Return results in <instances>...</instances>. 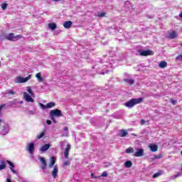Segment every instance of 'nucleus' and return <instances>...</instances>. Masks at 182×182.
<instances>
[{"label":"nucleus","mask_w":182,"mask_h":182,"mask_svg":"<svg viewBox=\"0 0 182 182\" xmlns=\"http://www.w3.org/2000/svg\"><path fill=\"white\" fill-rule=\"evenodd\" d=\"M125 153H127V154H130V153H134V149H133V147L127 148L125 151Z\"/></svg>","instance_id":"25"},{"label":"nucleus","mask_w":182,"mask_h":182,"mask_svg":"<svg viewBox=\"0 0 182 182\" xmlns=\"http://www.w3.org/2000/svg\"><path fill=\"white\" fill-rule=\"evenodd\" d=\"M40 161L43 165L41 167L42 170H45V168H46V166H48V164H46V159H45V158L43 157H41L40 158Z\"/></svg>","instance_id":"12"},{"label":"nucleus","mask_w":182,"mask_h":182,"mask_svg":"<svg viewBox=\"0 0 182 182\" xmlns=\"http://www.w3.org/2000/svg\"><path fill=\"white\" fill-rule=\"evenodd\" d=\"M55 163H56V158L55 156L50 157V162L48 164V167L50 168V167L55 166Z\"/></svg>","instance_id":"16"},{"label":"nucleus","mask_w":182,"mask_h":182,"mask_svg":"<svg viewBox=\"0 0 182 182\" xmlns=\"http://www.w3.org/2000/svg\"><path fill=\"white\" fill-rule=\"evenodd\" d=\"M36 77L37 78L38 82H43V77H42L41 73L36 74Z\"/></svg>","instance_id":"20"},{"label":"nucleus","mask_w":182,"mask_h":182,"mask_svg":"<svg viewBox=\"0 0 182 182\" xmlns=\"http://www.w3.org/2000/svg\"><path fill=\"white\" fill-rule=\"evenodd\" d=\"M46 123H47V124L50 125V124H52V121L48 119V120L46 121Z\"/></svg>","instance_id":"43"},{"label":"nucleus","mask_w":182,"mask_h":182,"mask_svg":"<svg viewBox=\"0 0 182 182\" xmlns=\"http://www.w3.org/2000/svg\"><path fill=\"white\" fill-rule=\"evenodd\" d=\"M6 168V162L1 161L0 162V171L5 170Z\"/></svg>","instance_id":"19"},{"label":"nucleus","mask_w":182,"mask_h":182,"mask_svg":"<svg viewBox=\"0 0 182 182\" xmlns=\"http://www.w3.org/2000/svg\"><path fill=\"white\" fill-rule=\"evenodd\" d=\"M135 157H142L144 156V149H138L134 154Z\"/></svg>","instance_id":"5"},{"label":"nucleus","mask_w":182,"mask_h":182,"mask_svg":"<svg viewBox=\"0 0 182 182\" xmlns=\"http://www.w3.org/2000/svg\"><path fill=\"white\" fill-rule=\"evenodd\" d=\"M181 46H182V43L181 44Z\"/></svg>","instance_id":"52"},{"label":"nucleus","mask_w":182,"mask_h":182,"mask_svg":"<svg viewBox=\"0 0 182 182\" xmlns=\"http://www.w3.org/2000/svg\"><path fill=\"white\" fill-rule=\"evenodd\" d=\"M16 93V92L14 91L13 90H9V92H8V95H15Z\"/></svg>","instance_id":"34"},{"label":"nucleus","mask_w":182,"mask_h":182,"mask_svg":"<svg viewBox=\"0 0 182 182\" xmlns=\"http://www.w3.org/2000/svg\"><path fill=\"white\" fill-rule=\"evenodd\" d=\"M31 79V75H29L26 77H17L15 80V83H26L28 80H30Z\"/></svg>","instance_id":"3"},{"label":"nucleus","mask_w":182,"mask_h":182,"mask_svg":"<svg viewBox=\"0 0 182 182\" xmlns=\"http://www.w3.org/2000/svg\"><path fill=\"white\" fill-rule=\"evenodd\" d=\"M143 100H144V99L143 97L132 98L129 101L127 102L124 104V106H126V107H129L130 109L132 107H134V106H136V105H139V104L143 102Z\"/></svg>","instance_id":"1"},{"label":"nucleus","mask_w":182,"mask_h":182,"mask_svg":"<svg viewBox=\"0 0 182 182\" xmlns=\"http://www.w3.org/2000/svg\"><path fill=\"white\" fill-rule=\"evenodd\" d=\"M46 131L42 132L39 135L37 136V139H42L45 136Z\"/></svg>","instance_id":"30"},{"label":"nucleus","mask_w":182,"mask_h":182,"mask_svg":"<svg viewBox=\"0 0 182 182\" xmlns=\"http://www.w3.org/2000/svg\"><path fill=\"white\" fill-rule=\"evenodd\" d=\"M180 176H181V174L178 173V174L173 176V178H177V177H180Z\"/></svg>","instance_id":"42"},{"label":"nucleus","mask_w":182,"mask_h":182,"mask_svg":"<svg viewBox=\"0 0 182 182\" xmlns=\"http://www.w3.org/2000/svg\"><path fill=\"white\" fill-rule=\"evenodd\" d=\"M176 60H181L182 61V55H179L176 57Z\"/></svg>","instance_id":"38"},{"label":"nucleus","mask_w":182,"mask_h":182,"mask_svg":"<svg viewBox=\"0 0 182 182\" xmlns=\"http://www.w3.org/2000/svg\"><path fill=\"white\" fill-rule=\"evenodd\" d=\"M146 123V121L144 119H141V124L143 126Z\"/></svg>","instance_id":"45"},{"label":"nucleus","mask_w":182,"mask_h":182,"mask_svg":"<svg viewBox=\"0 0 182 182\" xmlns=\"http://www.w3.org/2000/svg\"><path fill=\"white\" fill-rule=\"evenodd\" d=\"M8 164L11 166L10 168H14L15 167V165L14 163H12L11 161H7Z\"/></svg>","instance_id":"33"},{"label":"nucleus","mask_w":182,"mask_h":182,"mask_svg":"<svg viewBox=\"0 0 182 182\" xmlns=\"http://www.w3.org/2000/svg\"><path fill=\"white\" fill-rule=\"evenodd\" d=\"M124 82L129 83V85H134V80L124 79Z\"/></svg>","instance_id":"27"},{"label":"nucleus","mask_w":182,"mask_h":182,"mask_svg":"<svg viewBox=\"0 0 182 182\" xmlns=\"http://www.w3.org/2000/svg\"><path fill=\"white\" fill-rule=\"evenodd\" d=\"M92 178H95V173H91Z\"/></svg>","instance_id":"47"},{"label":"nucleus","mask_w":182,"mask_h":182,"mask_svg":"<svg viewBox=\"0 0 182 182\" xmlns=\"http://www.w3.org/2000/svg\"><path fill=\"white\" fill-rule=\"evenodd\" d=\"M16 38H18L19 39H21V38H22V35L18 34L15 36V33H10L7 36H6V39L7 41H10L11 42H14V41H15Z\"/></svg>","instance_id":"2"},{"label":"nucleus","mask_w":182,"mask_h":182,"mask_svg":"<svg viewBox=\"0 0 182 182\" xmlns=\"http://www.w3.org/2000/svg\"><path fill=\"white\" fill-rule=\"evenodd\" d=\"M6 181H7V182H12V181H11V179H9V178H7V179H6Z\"/></svg>","instance_id":"48"},{"label":"nucleus","mask_w":182,"mask_h":182,"mask_svg":"<svg viewBox=\"0 0 182 182\" xmlns=\"http://www.w3.org/2000/svg\"><path fill=\"white\" fill-rule=\"evenodd\" d=\"M50 147V144H46L44 145H43L40 149L41 151L45 152L47 150H49Z\"/></svg>","instance_id":"14"},{"label":"nucleus","mask_w":182,"mask_h":182,"mask_svg":"<svg viewBox=\"0 0 182 182\" xmlns=\"http://www.w3.org/2000/svg\"><path fill=\"white\" fill-rule=\"evenodd\" d=\"M56 106V103L55 102H48L47 103V109H52V107H55Z\"/></svg>","instance_id":"23"},{"label":"nucleus","mask_w":182,"mask_h":182,"mask_svg":"<svg viewBox=\"0 0 182 182\" xmlns=\"http://www.w3.org/2000/svg\"><path fill=\"white\" fill-rule=\"evenodd\" d=\"M177 36H178V33L173 31L169 33L168 36V39H175V38H177Z\"/></svg>","instance_id":"10"},{"label":"nucleus","mask_w":182,"mask_h":182,"mask_svg":"<svg viewBox=\"0 0 182 182\" xmlns=\"http://www.w3.org/2000/svg\"><path fill=\"white\" fill-rule=\"evenodd\" d=\"M53 1H54L55 2H58V1H59L60 0H53Z\"/></svg>","instance_id":"50"},{"label":"nucleus","mask_w":182,"mask_h":182,"mask_svg":"<svg viewBox=\"0 0 182 182\" xmlns=\"http://www.w3.org/2000/svg\"><path fill=\"white\" fill-rule=\"evenodd\" d=\"M181 156H182V151H181Z\"/></svg>","instance_id":"51"},{"label":"nucleus","mask_w":182,"mask_h":182,"mask_svg":"<svg viewBox=\"0 0 182 182\" xmlns=\"http://www.w3.org/2000/svg\"><path fill=\"white\" fill-rule=\"evenodd\" d=\"M68 130H69V127H65L63 128V131H64V132H68Z\"/></svg>","instance_id":"44"},{"label":"nucleus","mask_w":182,"mask_h":182,"mask_svg":"<svg viewBox=\"0 0 182 182\" xmlns=\"http://www.w3.org/2000/svg\"><path fill=\"white\" fill-rule=\"evenodd\" d=\"M48 28L51 31H55V29H56V23H48Z\"/></svg>","instance_id":"21"},{"label":"nucleus","mask_w":182,"mask_h":182,"mask_svg":"<svg viewBox=\"0 0 182 182\" xmlns=\"http://www.w3.org/2000/svg\"><path fill=\"white\" fill-rule=\"evenodd\" d=\"M159 68H161V69H164V68H167L168 64L167 62L166 61H161L159 64Z\"/></svg>","instance_id":"18"},{"label":"nucleus","mask_w":182,"mask_h":182,"mask_svg":"<svg viewBox=\"0 0 182 182\" xmlns=\"http://www.w3.org/2000/svg\"><path fill=\"white\" fill-rule=\"evenodd\" d=\"M170 102L172 104V105H176V103H177V100L173 99V98H171L170 99Z\"/></svg>","instance_id":"35"},{"label":"nucleus","mask_w":182,"mask_h":182,"mask_svg":"<svg viewBox=\"0 0 182 182\" xmlns=\"http://www.w3.org/2000/svg\"><path fill=\"white\" fill-rule=\"evenodd\" d=\"M149 149L151 151H152L153 153H156V151H157V150L159 149V147L156 144H151L149 145Z\"/></svg>","instance_id":"15"},{"label":"nucleus","mask_w":182,"mask_h":182,"mask_svg":"<svg viewBox=\"0 0 182 182\" xmlns=\"http://www.w3.org/2000/svg\"><path fill=\"white\" fill-rule=\"evenodd\" d=\"M27 92L31 95V96H33V91H32L31 86L27 87Z\"/></svg>","instance_id":"28"},{"label":"nucleus","mask_w":182,"mask_h":182,"mask_svg":"<svg viewBox=\"0 0 182 182\" xmlns=\"http://www.w3.org/2000/svg\"><path fill=\"white\" fill-rule=\"evenodd\" d=\"M11 171H12V173H14V174H16V171H15V169H14V168H10Z\"/></svg>","instance_id":"41"},{"label":"nucleus","mask_w":182,"mask_h":182,"mask_svg":"<svg viewBox=\"0 0 182 182\" xmlns=\"http://www.w3.org/2000/svg\"><path fill=\"white\" fill-rule=\"evenodd\" d=\"M51 120L53 122V123H57L56 119H55V116H50Z\"/></svg>","instance_id":"39"},{"label":"nucleus","mask_w":182,"mask_h":182,"mask_svg":"<svg viewBox=\"0 0 182 182\" xmlns=\"http://www.w3.org/2000/svg\"><path fill=\"white\" fill-rule=\"evenodd\" d=\"M72 25H73V22L71 21H67L64 23L63 26L65 29H70Z\"/></svg>","instance_id":"11"},{"label":"nucleus","mask_w":182,"mask_h":182,"mask_svg":"<svg viewBox=\"0 0 182 182\" xmlns=\"http://www.w3.org/2000/svg\"><path fill=\"white\" fill-rule=\"evenodd\" d=\"M151 53H153V51H151L150 50H142L140 52V55L141 56H150V55H151Z\"/></svg>","instance_id":"9"},{"label":"nucleus","mask_w":182,"mask_h":182,"mask_svg":"<svg viewBox=\"0 0 182 182\" xmlns=\"http://www.w3.org/2000/svg\"><path fill=\"white\" fill-rule=\"evenodd\" d=\"M97 16L98 18H103L105 16H106V12H102V13H100L97 15Z\"/></svg>","instance_id":"29"},{"label":"nucleus","mask_w":182,"mask_h":182,"mask_svg":"<svg viewBox=\"0 0 182 182\" xmlns=\"http://www.w3.org/2000/svg\"><path fill=\"white\" fill-rule=\"evenodd\" d=\"M132 166H133V163L132 162V161H127L124 163V166L127 167V168H130Z\"/></svg>","instance_id":"22"},{"label":"nucleus","mask_w":182,"mask_h":182,"mask_svg":"<svg viewBox=\"0 0 182 182\" xmlns=\"http://www.w3.org/2000/svg\"><path fill=\"white\" fill-rule=\"evenodd\" d=\"M70 144H68L64 151V156L65 159H69V152L70 151Z\"/></svg>","instance_id":"8"},{"label":"nucleus","mask_w":182,"mask_h":182,"mask_svg":"<svg viewBox=\"0 0 182 182\" xmlns=\"http://www.w3.org/2000/svg\"><path fill=\"white\" fill-rule=\"evenodd\" d=\"M39 105H40L41 109H48V105H43L42 103H40Z\"/></svg>","instance_id":"37"},{"label":"nucleus","mask_w":182,"mask_h":182,"mask_svg":"<svg viewBox=\"0 0 182 182\" xmlns=\"http://www.w3.org/2000/svg\"><path fill=\"white\" fill-rule=\"evenodd\" d=\"M179 16L182 19V12L179 14Z\"/></svg>","instance_id":"49"},{"label":"nucleus","mask_w":182,"mask_h":182,"mask_svg":"<svg viewBox=\"0 0 182 182\" xmlns=\"http://www.w3.org/2000/svg\"><path fill=\"white\" fill-rule=\"evenodd\" d=\"M101 177H107V172L104 171V172L102 173Z\"/></svg>","instance_id":"40"},{"label":"nucleus","mask_w":182,"mask_h":182,"mask_svg":"<svg viewBox=\"0 0 182 182\" xmlns=\"http://www.w3.org/2000/svg\"><path fill=\"white\" fill-rule=\"evenodd\" d=\"M66 166H69V161H65L63 163V167H66Z\"/></svg>","instance_id":"36"},{"label":"nucleus","mask_w":182,"mask_h":182,"mask_svg":"<svg viewBox=\"0 0 182 182\" xmlns=\"http://www.w3.org/2000/svg\"><path fill=\"white\" fill-rule=\"evenodd\" d=\"M163 173H164L163 171H160L159 172L154 173L152 177L153 178H157V177H160Z\"/></svg>","instance_id":"24"},{"label":"nucleus","mask_w":182,"mask_h":182,"mask_svg":"<svg viewBox=\"0 0 182 182\" xmlns=\"http://www.w3.org/2000/svg\"><path fill=\"white\" fill-rule=\"evenodd\" d=\"M1 123H3V125H2V127L1 129V131H0V132H1V134L5 135V134H6V127L5 126V122H4V121H2V119H0V124Z\"/></svg>","instance_id":"13"},{"label":"nucleus","mask_w":182,"mask_h":182,"mask_svg":"<svg viewBox=\"0 0 182 182\" xmlns=\"http://www.w3.org/2000/svg\"><path fill=\"white\" fill-rule=\"evenodd\" d=\"M156 159H163V154H159L158 155H156L154 158V160H156Z\"/></svg>","instance_id":"31"},{"label":"nucleus","mask_w":182,"mask_h":182,"mask_svg":"<svg viewBox=\"0 0 182 182\" xmlns=\"http://www.w3.org/2000/svg\"><path fill=\"white\" fill-rule=\"evenodd\" d=\"M7 6H8V4L4 3V4L1 5V9H2V10H3V11H5V9H6Z\"/></svg>","instance_id":"32"},{"label":"nucleus","mask_w":182,"mask_h":182,"mask_svg":"<svg viewBox=\"0 0 182 182\" xmlns=\"http://www.w3.org/2000/svg\"><path fill=\"white\" fill-rule=\"evenodd\" d=\"M28 150L29 153L32 154L33 153V150H35V144L33 143L29 144Z\"/></svg>","instance_id":"17"},{"label":"nucleus","mask_w":182,"mask_h":182,"mask_svg":"<svg viewBox=\"0 0 182 182\" xmlns=\"http://www.w3.org/2000/svg\"><path fill=\"white\" fill-rule=\"evenodd\" d=\"M50 116H56L57 117H62L63 114H62V111L58 109H52L50 111Z\"/></svg>","instance_id":"4"},{"label":"nucleus","mask_w":182,"mask_h":182,"mask_svg":"<svg viewBox=\"0 0 182 182\" xmlns=\"http://www.w3.org/2000/svg\"><path fill=\"white\" fill-rule=\"evenodd\" d=\"M4 106H5V105H0V113H1V110H2V109H4Z\"/></svg>","instance_id":"46"},{"label":"nucleus","mask_w":182,"mask_h":182,"mask_svg":"<svg viewBox=\"0 0 182 182\" xmlns=\"http://www.w3.org/2000/svg\"><path fill=\"white\" fill-rule=\"evenodd\" d=\"M58 173H59V170L58 168V165H55L54 166L53 170L51 172L53 178H56L58 177Z\"/></svg>","instance_id":"7"},{"label":"nucleus","mask_w":182,"mask_h":182,"mask_svg":"<svg viewBox=\"0 0 182 182\" xmlns=\"http://www.w3.org/2000/svg\"><path fill=\"white\" fill-rule=\"evenodd\" d=\"M121 137H126L129 133L127 132V130L126 129H122L121 130Z\"/></svg>","instance_id":"26"},{"label":"nucleus","mask_w":182,"mask_h":182,"mask_svg":"<svg viewBox=\"0 0 182 182\" xmlns=\"http://www.w3.org/2000/svg\"><path fill=\"white\" fill-rule=\"evenodd\" d=\"M23 99H25L26 102H31V103H33V98H32L31 95H29V94H28L27 92H23Z\"/></svg>","instance_id":"6"}]
</instances>
